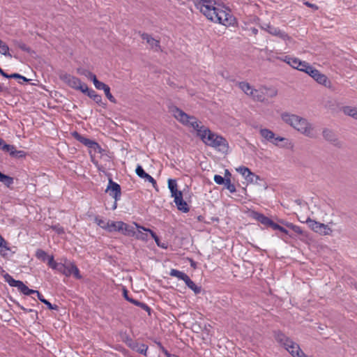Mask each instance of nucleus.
Instances as JSON below:
<instances>
[{
    "instance_id": "nucleus-25",
    "label": "nucleus",
    "mask_w": 357,
    "mask_h": 357,
    "mask_svg": "<svg viewBox=\"0 0 357 357\" xmlns=\"http://www.w3.org/2000/svg\"><path fill=\"white\" fill-rule=\"evenodd\" d=\"M266 87H261L258 89H255L254 93L251 96V97L256 100L264 101L266 100Z\"/></svg>"
},
{
    "instance_id": "nucleus-17",
    "label": "nucleus",
    "mask_w": 357,
    "mask_h": 357,
    "mask_svg": "<svg viewBox=\"0 0 357 357\" xmlns=\"http://www.w3.org/2000/svg\"><path fill=\"white\" fill-rule=\"evenodd\" d=\"M174 198V202L177 207V208L183 212L187 213L189 211V207L186 202H185L183 199V193L180 194V195H177Z\"/></svg>"
},
{
    "instance_id": "nucleus-12",
    "label": "nucleus",
    "mask_w": 357,
    "mask_h": 357,
    "mask_svg": "<svg viewBox=\"0 0 357 357\" xmlns=\"http://www.w3.org/2000/svg\"><path fill=\"white\" fill-rule=\"evenodd\" d=\"M236 170L242 175L248 184L257 183L259 180V176L252 173L248 167L241 166L237 167Z\"/></svg>"
},
{
    "instance_id": "nucleus-26",
    "label": "nucleus",
    "mask_w": 357,
    "mask_h": 357,
    "mask_svg": "<svg viewBox=\"0 0 357 357\" xmlns=\"http://www.w3.org/2000/svg\"><path fill=\"white\" fill-rule=\"evenodd\" d=\"M343 113L357 120V107L353 106H344L342 108Z\"/></svg>"
},
{
    "instance_id": "nucleus-50",
    "label": "nucleus",
    "mask_w": 357,
    "mask_h": 357,
    "mask_svg": "<svg viewBox=\"0 0 357 357\" xmlns=\"http://www.w3.org/2000/svg\"><path fill=\"white\" fill-rule=\"evenodd\" d=\"M85 77L89 79H91L92 82H93L97 78L93 73L88 70L86 71Z\"/></svg>"
},
{
    "instance_id": "nucleus-4",
    "label": "nucleus",
    "mask_w": 357,
    "mask_h": 357,
    "mask_svg": "<svg viewBox=\"0 0 357 357\" xmlns=\"http://www.w3.org/2000/svg\"><path fill=\"white\" fill-rule=\"evenodd\" d=\"M277 342L280 344L293 357H311L306 355L299 345L282 333L275 335Z\"/></svg>"
},
{
    "instance_id": "nucleus-45",
    "label": "nucleus",
    "mask_w": 357,
    "mask_h": 357,
    "mask_svg": "<svg viewBox=\"0 0 357 357\" xmlns=\"http://www.w3.org/2000/svg\"><path fill=\"white\" fill-rule=\"evenodd\" d=\"M295 203L300 206V212H304L305 210L308 208L307 204L304 202H302L301 200H296Z\"/></svg>"
},
{
    "instance_id": "nucleus-3",
    "label": "nucleus",
    "mask_w": 357,
    "mask_h": 357,
    "mask_svg": "<svg viewBox=\"0 0 357 357\" xmlns=\"http://www.w3.org/2000/svg\"><path fill=\"white\" fill-rule=\"evenodd\" d=\"M281 121L294 128L300 134L314 139L317 137V131L314 126L307 119L288 112H282L280 114Z\"/></svg>"
},
{
    "instance_id": "nucleus-33",
    "label": "nucleus",
    "mask_w": 357,
    "mask_h": 357,
    "mask_svg": "<svg viewBox=\"0 0 357 357\" xmlns=\"http://www.w3.org/2000/svg\"><path fill=\"white\" fill-rule=\"evenodd\" d=\"M186 285L192 289L195 294H199L201 291V287L197 286L191 280L190 278H188L186 281L185 282Z\"/></svg>"
},
{
    "instance_id": "nucleus-44",
    "label": "nucleus",
    "mask_w": 357,
    "mask_h": 357,
    "mask_svg": "<svg viewBox=\"0 0 357 357\" xmlns=\"http://www.w3.org/2000/svg\"><path fill=\"white\" fill-rule=\"evenodd\" d=\"M36 255L38 259H42V260H45L46 258L48 259V257H49L47 255L45 252H44L43 250H37Z\"/></svg>"
},
{
    "instance_id": "nucleus-41",
    "label": "nucleus",
    "mask_w": 357,
    "mask_h": 357,
    "mask_svg": "<svg viewBox=\"0 0 357 357\" xmlns=\"http://www.w3.org/2000/svg\"><path fill=\"white\" fill-rule=\"evenodd\" d=\"M93 83L95 87L98 90L103 91L107 86V84L99 81L97 78L93 82Z\"/></svg>"
},
{
    "instance_id": "nucleus-5",
    "label": "nucleus",
    "mask_w": 357,
    "mask_h": 357,
    "mask_svg": "<svg viewBox=\"0 0 357 357\" xmlns=\"http://www.w3.org/2000/svg\"><path fill=\"white\" fill-rule=\"evenodd\" d=\"M305 222L310 229L321 236H331L334 231L333 222L324 224L310 218H307Z\"/></svg>"
},
{
    "instance_id": "nucleus-24",
    "label": "nucleus",
    "mask_w": 357,
    "mask_h": 357,
    "mask_svg": "<svg viewBox=\"0 0 357 357\" xmlns=\"http://www.w3.org/2000/svg\"><path fill=\"white\" fill-rule=\"evenodd\" d=\"M278 222L281 225L285 226L287 228L291 229L295 234H299V235L303 234V230L301 229V228L300 227L295 225L291 222L284 221L283 220H279Z\"/></svg>"
},
{
    "instance_id": "nucleus-59",
    "label": "nucleus",
    "mask_w": 357,
    "mask_h": 357,
    "mask_svg": "<svg viewBox=\"0 0 357 357\" xmlns=\"http://www.w3.org/2000/svg\"><path fill=\"white\" fill-rule=\"evenodd\" d=\"M230 176H231V174L230 172H229L228 169H225V178H230Z\"/></svg>"
},
{
    "instance_id": "nucleus-2",
    "label": "nucleus",
    "mask_w": 357,
    "mask_h": 357,
    "mask_svg": "<svg viewBox=\"0 0 357 357\" xmlns=\"http://www.w3.org/2000/svg\"><path fill=\"white\" fill-rule=\"evenodd\" d=\"M197 9L209 20L226 26L236 24L231 11L218 0H193Z\"/></svg>"
},
{
    "instance_id": "nucleus-18",
    "label": "nucleus",
    "mask_w": 357,
    "mask_h": 357,
    "mask_svg": "<svg viewBox=\"0 0 357 357\" xmlns=\"http://www.w3.org/2000/svg\"><path fill=\"white\" fill-rule=\"evenodd\" d=\"M83 93H86L90 98H91L94 102H96L99 105H101L102 107L105 106V104L102 102V98L101 96L98 94L95 91L89 89L88 86L87 91H85Z\"/></svg>"
},
{
    "instance_id": "nucleus-61",
    "label": "nucleus",
    "mask_w": 357,
    "mask_h": 357,
    "mask_svg": "<svg viewBox=\"0 0 357 357\" xmlns=\"http://www.w3.org/2000/svg\"><path fill=\"white\" fill-rule=\"evenodd\" d=\"M165 355H167L168 357H178L176 355H171L169 354L167 351H165Z\"/></svg>"
},
{
    "instance_id": "nucleus-13",
    "label": "nucleus",
    "mask_w": 357,
    "mask_h": 357,
    "mask_svg": "<svg viewBox=\"0 0 357 357\" xmlns=\"http://www.w3.org/2000/svg\"><path fill=\"white\" fill-rule=\"evenodd\" d=\"M262 28L270 34L278 36L284 40H289L291 39L285 32L270 24H265Z\"/></svg>"
},
{
    "instance_id": "nucleus-15",
    "label": "nucleus",
    "mask_w": 357,
    "mask_h": 357,
    "mask_svg": "<svg viewBox=\"0 0 357 357\" xmlns=\"http://www.w3.org/2000/svg\"><path fill=\"white\" fill-rule=\"evenodd\" d=\"M106 192L112 197L116 201H118L121 197V188L119 184L113 182L111 179L109 180V183L106 189Z\"/></svg>"
},
{
    "instance_id": "nucleus-40",
    "label": "nucleus",
    "mask_w": 357,
    "mask_h": 357,
    "mask_svg": "<svg viewBox=\"0 0 357 357\" xmlns=\"http://www.w3.org/2000/svg\"><path fill=\"white\" fill-rule=\"evenodd\" d=\"M106 97L108 98V100L113 102V103H115L116 102V99L115 98L112 96V94L110 93V88L109 87V86H107L104 90H103Z\"/></svg>"
},
{
    "instance_id": "nucleus-19",
    "label": "nucleus",
    "mask_w": 357,
    "mask_h": 357,
    "mask_svg": "<svg viewBox=\"0 0 357 357\" xmlns=\"http://www.w3.org/2000/svg\"><path fill=\"white\" fill-rule=\"evenodd\" d=\"M121 229L119 232L123 234L125 236H134L135 234V229L132 226L129 225L122 221H121L120 224Z\"/></svg>"
},
{
    "instance_id": "nucleus-32",
    "label": "nucleus",
    "mask_w": 357,
    "mask_h": 357,
    "mask_svg": "<svg viewBox=\"0 0 357 357\" xmlns=\"http://www.w3.org/2000/svg\"><path fill=\"white\" fill-rule=\"evenodd\" d=\"M0 182L7 187H10L13 183V178L0 172Z\"/></svg>"
},
{
    "instance_id": "nucleus-54",
    "label": "nucleus",
    "mask_w": 357,
    "mask_h": 357,
    "mask_svg": "<svg viewBox=\"0 0 357 357\" xmlns=\"http://www.w3.org/2000/svg\"><path fill=\"white\" fill-rule=\"evenodd\" d=\"M43 303H45L47 307L48 308L51 309V310H56L57 309V306L56 305H52L48 301H43Z\"/></svg>"
},
{
    "instance_id": "nucleus-42",
    "label": "nucleus",
    "mask_w": 357,
    "mask_h": 357,
    "mask_svg": "<svg viewBox=\"0 0 357 357\" xmlns=\"http://www.w3.org/2000/svg\"><path fill=\"white\" fill-rule=\"evenodd\" d=\"M144 39H145L151 47H157L158 45V41L149 36H144Z\"/></svg>"
},
{
    "instance_id": "nucleus-6",
    "label": "nucleus",
    "mask_w": 357,
    "mask_h": 357,
    "mask_svg": "<svg viewBox=\"0 0 357 357\" xmlns=\"http://www.w3.org/2000/svg\"><path fill=\"white\" fill-rule=\"evenodd\" d=\"M259 134L262 138V142H270L275 146H280V142H284L282 146H287L291 143L284 137L276 136L275 134L269 129L261 128L259 130Z\"/></svg>"
},
{
    "instance_id": "nucleus-56",
    "label": "nucleus",
    "mask_w": 357,
    "mask_h": 357,
    "mask_svg": "<svg viewBox=\"0 0 357 357\" xmlns=\"http://www.w3.org/2000/svg\"><path fill=\"white\" fill-rule=\"evenodd\" d=\"M298 1H301V2H303L305 5H306L307 6H308L310 8H317L316 6L309 3L306 0H298Z\"/></svg>"
},
{
    "instance_id": "nucleus-47",
    "label": "nucleus",
    "mask_w": 357,
    "mask_h": 357,
    "mask_svg": "<svg viewBox=\"0 0 357 357\" xmlns=\"http://www.w3.org/2000/svg\"><path fill=\"white\" fill-rule=\"evenodd\" d=\"M123 293L124 298L126 300H128V301H130V302H131L132 303H135L137 305H139V302L138 301H134V300H132V299H131V298H130L128 297V291L126 289H123Z\"/></svg>"
},
{
    "instance_id": "nucleus-38",
    "label": "nucleus",
    "mask_w": 357,
    "mask_h": 357,
    "mask_svg": "<svg viewBox=\"0 0 357 357\" xmlns=\"http://www.w3.org/2000/svg\"><path fill=\"white\" fill-rule=\"evenodd\" d=\"M266 90L265 91L266 99L267 98H273V97L276 96V95L278 93L277 90L274 88H266Z\"/></svg>"
},
{
    "instance_id": "nucleus-48",
    "label": "nucleus",
    "mask_w": 357,
    "mask_h": 357,
    "mask_svg": "<svg viewBox=\"0 0 357 357\" xmlns=\"http://www.w3.org/2000/svg\"><path fill=\"white\" fill-rule=\"evenodd\" d=\"M143 178L147 180L148 181L151 183L154 187H155L156 182H155V179L151 176H150L149 174H146Z\"/></svg>"
},
{
    "instance_id": "nucleus-9",
    "label": "nucleus",
    "mask_w": 357,
    "mask_h": 357,
    "mask_svg": "<svg viewBox=\"0 0 357 357\" xmlns=\"http://www.w3.org/2000/svg\"><path fill=\"white\" fill-rule=\"evenodd\" d=\"M5 281L10 286L17 287L21 292L25 295H30L37 292L36 290L29 289L22 282L14 280L9 274L6 273L3 275Z\"/></svg>"
},
{
    "instance_id": "nucleus-21",
    "label": "nucleus",
    "mask_w": 357,
    "mask_h": 357,
    "mask_svg": "<svg viewBox=\"0 0 357 357\" xmlns=\"http://www.w3.org/2000/svg\"><path fill=\"white\" fill-rule=\"evenodd\" d=\"M1 149L3 151L9 152L10 154L13 156L22 157L24 155V153L23 151H17V150H15V148L13 146L6 144L5 142L3 143V144Z\"/></svg>"
},
{
    "instance_id": "nucleus-11",
    "label": "nucleus",
    "mask_w": 357,
    "mask_h": 357,
    "mask_svg": "<svg viewBox=\"0 0 357 357\" xmlns=\"http://www.w3.org/2000/svg\"><path fill=\"white\" fill-rule=\"evenodd\" d=\"M63 266L62 271H60V272L63 273L65 275H73L77 279H80L82 278L79 274V269L73 263L65 259L63 263Z\"/></svg>"
},
{
    "instance_id": "nucleus-58",
    "label": "nucleus",
    "mask_w": 357,
    "mask_h": 357,
    "mask_svg": "<svg viewBox=\"0 0 357 357\" xmlns=\"http://www.w3.org/2000/svg\"><path fill=\"white\" fill-rule=\"evenodd\" d=\"M86 70H83V69H77V73L82 75H84L85 76V74H86Z\"/></svg>"
},
{
    "instance_id": "nucleus-23",
    "label": "nucleus",
    "mask_w": 357,
    "mask_h": 357,
    "mask_svg": "<svg viewBox=\"0 0 357 357\" xmlns=\"http://www.w3.org/2000/svg\"><path fill=\"white\" fill-rule=\"evenodd\" d=\"M251 217L259 222H260L261 224L266 226L270 225V223L271 222V220H270L268 218L264 216V215L259 213L257 212L252 211L251 213Z\"/></svg>"
},
{
    "instance_id": "nucleus-51",
    "label": "nucleus",
    "mask_w": 357,
    "mask_h": 357,
    "mask_svg": "<svg viewBox=\"0 0 357 357\" xmlns=\"http://www.w3.org/2000/svg\"><path fill=\"white\" fill-rule=\"evenodd\" d=\"M278 231H279L280 232H281L284 235L289 236V237H292L291 234H289L288 230L285 227H284L282 226H280V227L279 228V229Z\"/></svg>"
},
{
    "instance_id": "nucleus-10",
    "label": "nucleus",
    "mask_w": 357,
    "mask_h": 357,
    "mask_svg": "<svg viewBox=\"0 0 357 357\" xmlns=\"http://www.w3.org/2000/svg\"><path fill=\"white\" fill-rule=\"evenodd\" d=\"M282 60L292 68L305 73L310 66L308 63L290 56H285Z\"/></svg>"
},
{
    "instance_id": "nucleus-46",
    "label": "nucleus",
    "mask_w": 357,
    "mask_h": 357,
    "mask_svg": "<svg viewBox=\"0 0 357 357\" xmlns=\"http://www.w3.org/2000/svg\"><path fill=\"white\" fill-rule=\"evenodd\" d=\"M214 181L218 185H222V184L225 183V178H223L222 176H221L220 175H215L214 176Z\"/></svg>"
},
{
    "instance_id": "nucleus-62",
    "label": "nucleus",
    "mask_w": 357,
    "mask_h": 357,
    "mask_svg": "<svg viewBox=\"0 0 357 357\" xmlns=\"http://www.w3.org/2000/svg\"><path fill=\"white\" fill-rule=\"evenodd\" d=\"M116 202H117V201H116V200H115V202H114V204H113V206H112V209H113V210H115V209L116 208V207H117Z\"/></svg>"
},
{
    "instance_id": "nucleus-16",
    "label": "nucleus",
    "mask_w": 357,
    "mask_h": 357,
    "mask_svg": "<svg viewBox=\"0 0 357 357\" xmlns=\"http://www.w3.org/2000/svg\"><path fill=\"white\" fill-rule=\"evenodd\" d=\"M134 225L137 229V231H135V234L134 236H135V238L139 240L147 241L149 239V234H150L149 231L151 230L144 227L139 226L137 223H134Z\"/></svg>"
},
{
    "instance_id": "nucleus-35",
    "label": "nucleus",
    "mask_w": 357,
    "mask_h": 357,
    "mask_svg": "<svg viewBox=\"0 0 357 357\" xmlns=\"http://www.w3.org/2000/svg\"><path fill=\"white\" fill-rule=\"evenodd\" d=\"M134 350L141 353L145 354L148 347L144 344L139 345L138 344H133L130 345Z\"/></svg>"
},
{
    "instance_id": "nucleus-63",
    "label": "nucleus",
    "mask_w": 357,
    "mask_h": 357,
    "mask_svg": "<svg viewBox=\"0 0 357 357\" xmlns=\"http://www.w3.org/2000/svg\"><path fill=\"white\" fill-rule=\"evenodd\" d=\"M4 142L3 139H0V149L1 148V146H3Z\"/></svg>"
},
{
    "instance_id": "nucleus-27",
    "label": "nucleus",
    "mask_w": 357,
    "mask_h": 357,
    "mask_svg": "<svg viewBox=\"0 0 357 357\" xmlns=\"http://www.w3.org/2000/svg\"><path fill=\"white\" fill-rule=\"evenodd\" d=\"M239 88L248 96L253 95L255 89L248 82H242L239 83Z\"/></svg>"
},
{
    "instance_id": "nucleus-1",
    "label": "nucleus",
    "mask_w": 357,
    "mask_h": 357,
    "mask_svg": "<svg viewBox=\"0 0 357 357\" xmlns=\"http://www.w3.org/2000/svg\"><path fill=\"white\" fill-rule=\"evenodd\" d=\"M169 112L179 123L195 131L197 136L206 145L225 154L229 151V146L226 139L212 132L196 117L188 115L177 107H172Z\"/></svg>"
},
{
    "instance_id": "nucleus-28",
    "label": "nucleus",
    "mask_w": 357,
    "mask_h": 357,
    "mask_svg": "<svg viewBox=\"0 0 357 357\" xmlns=\"http://www.w3.org/2000/svg\"><path fill=\"white\" fill-rule=\"evenodd\" d=\"M48 265L50 267H51L52 269L56 270L60 272V271H62L63 268V263H57L54 260L53 256H49L48 257Z\"/></svg>"
},
{
    "instance_id": "nucleus-30",
    "label": "nucleus",
    "mask_w": 357,
    "mask_h": 357,
    "mask_svg": "<svg viewBox=\"0 0 357 357\" xmlns=\"http://www.w3.org/2000/svg\"><path fill=\"white\" fill-rule=\"evenodd\" d=\"M171 276L176 277L184 282L189 278L185 273L176 269H172L169 273Z\"/></svg>"
},
{
    "instance_id": "nucleus-60",
    "label": "nucleus",
    "mask_w": 357,
    "mask_h": 357,
    "mask_svg": "<svg viewBox=\"0 0 357 357\" xmlns=\"http://www.w3.org/2000/svg\"><path fill=\"white\" fill-rule=\"evenodd\" d=\"M0 73H1L3 77H9L10 75H8L6 73H5L2 70V69H1V68Z\"/></svg>"
},
{
    "instance_id": "nucleus-20",
    "label": "nucleus",
    "mask_w": 357,
    "mask_h": 357,
    "mask_svg": "<svg viewBox=\"0 0 357 357\" xmlns=\"http://www.w3.org/2000/svg\"><path fill=\"white\" fill-rule=\"evenodd\" d=\"M15 251H12L11 249L8 246L7 242L0 235V255L5 257H7L9 253H14Z\"/></svg>"
},
{
    "instance_id": "nucleus-34",
    "label": "nucleus",
    "mask_w": 357,
    "mask_h": 357,
    "mask_svg": "<svg viewBox=\"0 0 357 357\" xmlns=\"http://www.w3.org/2000/svg\"><path fill=\"white\" fill-rule=\"evenodd\" d=\"M324 137L329 142H335V136L333 131L328 129H324L323 130Z\"/></svg>"
},
{
    "instance_id": "nucleus-39",
    "label": "nucleus",
    "mask_w": 357,
    "mask_h": 357,
    "mask_svg": "<svg viewBox=\"0 0 357 357\" xmlns=\"http://www.w3.org/2000/svg\"><path fill=\"white\" fill-rule=\"evenodd\" d=\"M149 233H150L151 236L155 240L158 246L162 248H167V245L165 243H161L158 237L156 236V234L153 231H149Z\"/></svg>"
},
{
    "instance_id": "nucleus-57",
    "label": "nucleus",
    "mask_w": 357,
    "mask_h": 357,
    "mask_svg": "<svg viewBox=\"0 0 357 357\" xmlns=\"http://www.w3.org/2000/svg\"><path fill=\"white\" fill-rule=\"evenodd\" d=\"M35 294H37V296H38V299H39L41 302H43V301H46V300L43 298V296H42V295H41V294H40L38 291H37V292H35Z\"/></svg>"
},
{
    "instance_id": "nucleus-52",
    "label": "nucleus",
    "mask_w": 357,
    "mask_h": 357,
    "mask_svg": "<svg viewBox=\"0 0 357 357\" xmlns=\"http://www.w3.org/2000/svg\"><path fill=\"white\" fill-rule=\"evenodd\" d=\"M53 229L59 234L64 232L63 228L59 225H55L52 227Z\"/></svg>"
},
{
    "instance_id": "nucleus-7",
    "label": "nucleus",
    "mask_w": 357,
    "mask_h": 357,
    "mask_svg": "<svg viewBox=\"0 0 357 357\" xmlns=\"http://www.w3.org/2000/svg\"><path fill=\"white\" fill-rule=\"evenodd\" d=\"M61 79L74 89L79 90L82 93L87 91V85L75 76L63 74L61 76Z\"/></svg>"
},
{
    "instance_id": "nucleus-22",
    "label": "nucleus",
    "mask_w": 357,
    "mask_h": 357,
    "mask_svg": "<svg viewBox=\"0 0 357 357\" xmlns=\"http://www.w3.org/2000/svg\"><path fill=\"white\" fill-rule=\"evenodd\" d=\"M168 188L170 190L172 197H174L177 195H180L182 192L178 190L176 181L174 179L169 178L167 181Z\"/></svg>"
},
{
    "instance_id": "nucleus-64",
    "label": "nucleus",
    "mask_w": 357,
    "mask_h": 357,
    "mask_svg": "<svg viewBox=\"0 0 357 357\" xmlns=\"http://www.w3.org/2000/svg\"><path fill=\"white\" fill-rule=\"evenodd\" d=\"M2 40L0 39V43L1 42Z\"/></svg>"
},
{
    "instance_id": "nucleus-14",
    "label": "nucleus",
    "mask_w": 357,
    "mask_h": 357,
    "mask_svg": "<svg viewBox=\"0 0 357 357\" xmlns=\"http://www.w3.org/2000/svg\"><path fill=\"white\" fill-rule=\"evenodd\" d=\"M72 135L77 140H78L79 142H80L81 143H82L91 150H93L95 152L100 151V146L96 142L82 136L77 132H74Z\"/></svg>"
},
{
    "instance_id": "nucleus-37",
    "label": "nucleus",
    "mask_w": 357,
    "mask_h": 357,
    "mask_svg": "<svg viewBox=\"0 0 357 357\" xmlns=\"http://www.w3.org/2000/svg\"><path fill=\"white\" fill-rule=\"evenodd\" d=\"M226 188L231 193L236 192V188L234 184L231 183V180L229 178H225V182L224 183Z\"/></svg>"
},
{
    "instance_id": "nucleus-53",
    "label": "nucleus",
    "mask_w": 357,
    "mask_h": 357,
    "mask_svg": "<svg viewBox=\"0 0 357 357\" xmlns=\"http://www.w3.org/2000/svg\"><path fill=\"white\" fill-rule=\"evenodd\" d=\"M10 77H13V78H20V79H22L25 82H27L28 79L25 77H23L19 74H17V73H14V74H12L9 76Z\"/></svg>"
},
{
    "instance_id": "nucleus-8",
    "label": "nucleus",
    "mask_w": 357,
    "mask_h": 357,
    "mask_svg": "<svg viewBox=\"0 0 357 357\" xmlns=\"http://www.w3.org/2000/svg\"><path fill=\"white\" fill-rule=\"evenodd\" d=\"M305 73L312 77L317 83L326 87H331V83L328 78L324 74H322L320 71L314 68L310 65L307 68Z\"/></svg>"
},
{
    "instance_id": "nucleus-43",
    "label": "nucleus",
    "mask_w": 357,
    "mask_h": 357,
    "mask_svg": "<svg viewBox=\"0 0 357 357\" xmlns=\"http://www.w3.org/2000/svg\"><path fill=\"white\" fill-rule=\"evenodd\" d=\"M135 172H136L137 175L142 178H143L145 176V175L147 174L144 171V169L141 165L137 166Z\"/></svg>"
},
{
    "instance_id": "nucleus-36",
    "label": "nucleus",
    "mask_w": 357,
    "mask_h": 357,
    "mask_svg": "<svg viewBox=\"0 0 357 357\" xmlns=\"http://www.w3.org/2000/svg\"><path fill=\"white\" fill-rule=\"evenodd\" d=\"M0 53L5 56H10L8 46L3 41L0 43Z\"/></svg>"
},
{
    "instance_id": "nucleus-31",
    "label": "nucleus",
    "mask_w": 357,
    "mask_h": 357,
    "mask_svg": "<svg viewBox=\"0 0 357 357\" xmlns=\"http://www.w3.org/2000/svg\"><path fill=\"white\" fill-rule=\"evenodd\" d=\"M109 220L104 219L100 217H96L95 222L102 229L107 231Z\"/></svg>"
},
{
    "instance_id": "nucleus-49",
    "label": "nucleus",
    "mask_w": 357,
    "mask_h": 357,
    "mask_svg": "<svg viewBox=\"0 0 357 357\" xmlns=\"http://www.w3.org/2000/svg\"><path fill=\"white\" fill-rule=\"evenodd\" d=\"M85 77L89 79H91L92 82H93L97 78L93 73L88 70L86 71Z\"/></svg>"
},
{
    "instance_id": "nucleus-55",
    "label": "nucleus",
    "mask_w": 357,
    "mask_h": 357,
    "mask_svg": "<svg viewBox=\"0 0 357 357\" xmlns=\"http://www.w3.org/2000/svg\"><path fill=\"white\" fill-rule=\"evenodd\" d=\"M280 226L281 225H278L277 223L273 222L272 220H271V222L270 223V225H269V227H271L274 230H278L279 228L280 227Z\"/></svg>"
},
{
    "instance_id": "nucleus-29",
    "label": "nucleus",
    "mask_w": 357,
    "mask_h": 357,
    "mask_svg": "<svg viewBox=\"0 0 357 357\" xmlns=\"http://www.w3.org/2000/svg\"><path fill=\"white\" fill-rule=\"evenodd\" d=\"M121 221H109L108 227L107 231L109 232H119Z\"/></svg>"
}]
</instances>
